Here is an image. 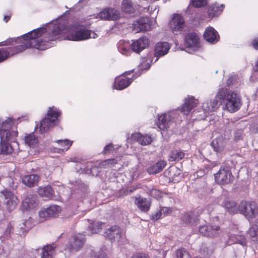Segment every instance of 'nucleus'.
Segmentation results:
<instances>
[{
    "instance_id": "obj_1",
    "label": "nucleus",
    "mask_w": 258,
    "mask_h": 258,
    "mask_svg": "<svg viewBox=\"0 0 258 258\" xmlns=\"http://www.w3.org/2000/svg\"><path fill=\"white\" fill-rule=\"evenodd\" d=\"M50 27V33L42 39H36L47 32L45 28L35 29L20 37L9 38L1 42L0 46H13L0 48V62L5 61L11 55L21 53L28 48H35L39 50L47 49L49 47L47 44L48 42L59 38V35L67 29L68 23L66 20H59L51 24Z\"/></svg>"
},
{
    "instance_id": "obj_2",
    "label": "nucleus",
    "mask_w": 258,
    "mask_h": 258,
    "mask_svg": "<svg viewBox=\"0 0 258 258\" xmlns=\"http://www.w3.org/2000/svg\"><path fill=\"white\" fill-rule=\"evenodd\" d=\"M217 101L223 104V108L231 113L238 110L241 105L240 98L235 92L225 88L220 89L216 95Z\"/></svg>"
},
{
    "instance_id": "obj_3",
    "label": "nucleus",
    "mask_w": 258,
    "mask_h": 258,
    "mask_svg": "<svg viewBox=\"0 0 258 258\" xmlns=\"http://www.w3.org/2000/svg\"><path fill=\"white\" fill-rule=\"evenodd\" d=\"M61 114V112L57 108L54 106L49 107L46 116L40 122L39 126L40 133H44L47 132L50 127L58 124L59 122L58 117Z\"/></svg>"
},
{
    "instance_id": "obj_4",
    "label": "nucleus",
    "mask_w": 258,
    "mask_h": 258,
    "mask_svg": "<svg viewBox=\"0 0 258 258\" xmlns=\"http://www.w3.org/2000/svg\"><path fill=\"white\" fill-rule=\"evenodd\" d=\"M14 123L13 120L11 118H8L2 122L0 127V138L2 142H14L16 140L18 132L12 130Z\"/></svg>"
},
{
    "instance_id": "obj_5",
    "label": "nucleus",
    "mask_w": 258,
    "mask_h": 258,
    "mask_svg": "<svg viewBox=\"0 0 258 258\" xmlns=\"http://www.w3.org/2000/svg\"><path fill=\"white\" fill-rule=\"evenodd\" d=\"M214 177L216 182L222 185L230 184L234 179L230 167L227 166L221 167Z\"/></svg>"
},
{
    "instance_id": "obj_6",
    "label": "nucleus",
    "mask_w": 258,
    "mask_h": 258,
    "mask_svg": "<svg viewBox=\"0 0 258 258\" xmlns=\"http://www.w3.org/2000/svg\"><path fill=\"white\" fill-rule=\"evenodd\" d=\"M238 210L240 213L248 218H254L258 214L257 206L253 201H242L238 206Z\"/></svg>"
},
{
    "instance_id": "obj_7",
    "label": "nucleus",
    "mask_w": 258,
    "mask_h": 258,
    "mask_svg": "<svg viewBox=\"0 0 258 258\" xmlns=\"http://www.w3.org/2000/svg\"><path fill=\"white\" fill-rule=\"evenodd\" d=\"M140 75V74L138 75L133 74L131 77H129L123 75L116 78L114 81V88L118 90H123L129 86L132 82Z\"/></svg>"
},
{
    "instance_id": "obj_8",
    "label": "nucleus",
    "mask_w": 258,
    "mask_h": 258,
    "mask_svg": "<svg viewBox=\"0 0 258 258\" xmlns=\"http://www.w3.org/2000/svg\"><path fill=\"white\" fill-rule=\"evenodd\" d=\"M86 241L85 235L82 233L75 234L71 236L69 242L71 250L78 251L83 247Z\"/></svg>"
},
{
    "instance_id": "obj_9",
    "label": "nucleus",
    "mask_w": 258,
    "mask_h": 258,
    "mask_svg": "<svg viewBox=\"0 0 258 258\" xmlns=\"http://www.w3.org/2000/svg\"><path fill=\"white\" fill-rule=\"evenodd\" d=\"M184 20L180 14H174L169 23V27L172 32L175 34L180 33L184 26Z\"/></svg>"
},
{
    "instance_id": "obj_10",
    "label": "nucleus",
    "mask_w": 258,
    "mask_h": 258,
    "mask_svg": "<svg viewBox=\"0 0 258 258\" xmlns=\"http://www.w3.org/2000/svg\"><path fill=\"white\" fill-rule=\"evenodd\" d=\"M91 30L81 29L68 35L66 37V39L75 41L85 40L91 38Z\"/></svg>"
},
{
    "instance_id": "obj_11",
    "label": "nucleus",
    "mask_w": 258,
    "mask_h": 258,
    "mask_svg": "<svg viewBox=\"0 0 258 258\" xmlns=\"http://www.w3.org/2000/svg\"><path fill=\"white\" fill-rule=\"evenodd\" d=\"M98 17L104 20H116L120 17L119 12L111 8H106L98 14Z\"/></svg>"
},
{
    "instance_id": "obj_12",
    "label": "nucleus",
    "mask_w": 258,
    "mask_h": 258,
    "mask_svg": "<svg viewBox=\"0 0 258 258\" xmlns=\"http://www.w3.org/2000/svg\"><path fill=\"white\" fill-rule=\"evenodd\" d=\"M2 192L7 200V209L9 211L14 209L19 202L17 196L7 189H4Z\"/></svg>"
},
{
    "instance_id": "obj_13",
    "label": "nucleus",
    "mask_w": 258,
    "mask_h": 258,
    "mask_svg": "<svg viewBox=\"0 0 258 258\" xmlns=\"http://www.w3.org/2000/svg\"><path fill=\"white\" fill-rule=\"evenodd\" d=\"M220 227L216 225H203L199 228V232L203 235L209 237L216 236L219 234Z\"/></svg>"
},
{
    "instance_id": "obj_14",
    "label": "nucleus",
    "mask_w": 258,
    "mask_h": 258,
    "mask_svg": "<svg viewBox=\"0 0 258 258\" xmlns=\"http://www.w3.org/2000/svg\"><path fill=\"white\" fill-rule=\"evenodd\" d=\"M149 44V39L146 37L143 36L134 41L131 46L133 51L139 53L148 47Z\"/></svg>"
},
{
    "instance_id": "obj_15",
    "label": "nucleus",
    "mask_w": 258,
    "mask_h": 258,
    "mask_svg": "<svg viewBox=\"0 0 258 258\" xmlns=\"http://www.w3.org/2000/svg\"><path fill=\"white\" fill-rule=\"evenodd\" d=\"M200 39L198 34L189 32L185 36L184 44L187 47L197 48L199 46Z\"/></svg>"
},
{
    "instance_id": "obj_16",
    "label": "nucleus",
    "mask_w": 258,
    "mask_h": 258,
    "mask_svg": "<svg viewBox=\"0 0 258 258\" xmlns=\"http://www.w3.org/2000/svg\"><path fill=\"white\" fill-rule=\"evenodd\" d=\"M135 204L140 210L144 213L148 212L151 206V201L141 196L135 197Z\"/></svg>"
},
{
    "instance_id": "obj_17",
    "label": "nucleus",
    "mask_w": 258,
    "mask_h": 258,
    "mask_svg": "<svg viewBox=\"0 0 258 258\" xmlns=\"http://www.w3.org/2000/svg\"><path fill=\"white\" fill-rule=\"evenodd\" d=\"M202 212V209L198 208L194 211L185 212L183 215L182 220L186 223H195Z\"/></svg>"
},
{
    "instance_id": "obj_18",
    "label": "nucleus",
    "mask_w": 258,
    "mask_h": 258,
    "mask_svg": "<svg viewBox=\"0 0 258 258\" xmlns=\"http://www.w3.org/2000/svg\"><path fill=\"white\" fill-rule=\"evenodd\" d=\"M61 211V208L60 206L53 205L40 211L39 215L40 217L43 218L49 217H55L60 213Z\"/></svg>"
},
{
    "instance_id": "obj_19",
    "label": "nucleus",
    "mask_w": 258,
    "mask_h": 258,
    "mask_svg": "<svg viewBox=\"0 0 258 258\" xmlns=\"http://www.w3.org/2000/svg\"><path fill=\"white\" fill-rule=\"evenodd\" d=\"M204 37L206 41L213 44L217 42L220 38L217 32L212 27H209L205 29Z\"/></svg>"
},
{
    "instance_id": "obj_20",
    "label": "nucleus",
    "mask_w": 258,
    "mask_h": 258,
    "mask_svg": "<svg viewBox=\"0 0 258 258\" xmlns=\"http://www.w3.org/2000/svg\"><path fill=\"white\" fill-rule=\"evenodd\" d=\"M197 100L194 97H188L186 98L184 103L181 106L180 110L183 115H187L192 109L196 106Z\"/></svg>"
},
{
    "instance_id": "obj_21",
    "label": "nucleus",
    "mask_w": 258,
    "mask_h": 258,
    "mask_svg": "<svg viewBox=\"0 0 258 258\" xmlns=\"http://www.w3.org/2000/svg\"><path fill=\"white\" fill-rule=\"evenodd\" d=\"M170 48V46L168 42H159L156 44L154 48V54L155 56H162L166 54Z\"/></svg>"
},
{
    "instance_id": "obj_22",
    "label": "nucleus",
    "mask_w": 258,
    "mask_h": 258,
    "mask_svg": "<svg viewBox=\"0 0 258 258\" xmlns=\"http://www.w3.org/2000/svg\"><path fill=\"white\" fill-rule=\"evenodd\" d=\"M38 194L45 200H49L53 198L54 192L50 185L45 186H39L37 189Z\"/></svg>"
},
{
    "instance_id": "obj_23",
    "label": "nucleus",
    "mask_w": 258,
    "mask_h": 258,
    "mask_svg": "<svg viewBox=\"0 0 258 258\" xmlns=\"http://www.w3.org/2000/svg\"><path fill=\"white\" fill-rule=\"evenodd\" d=\"M106 237L111 241L119 240L121 233L119 226L114 225L108 228L105 232Z\"/></svg>"
},
{
    "instance_id": "obj_24",
    "label": "nucleus",
    "mask_w": 258,
    "mask_h": 258,
    "mask_svg": "<svg viewBox=\"0 0 258 258\" xmlns=\"http://www.w3.org/2000/svg\"><path fill=\"white\" fill-rule=\"evenodd\" d=\"M40 179V177L37 174L25 175L22 178V182L26 186L32 187L37 185Z\"/></svg>"
},
{
    "instance_id": "obj_25",
    "label": "nucleus",
    "mask_w": 258,
    "mask_h": 258,
    "mask_svg": "<svg viewBox=\"0 0 258 258\" xmlns=\"http://www.w3.org/2000/svg\"><path fill=\"white\" fill-rule=\"evenodd\" d=\"M225 6L223 4L219 5L218 4H214L210 6L208 9V16L209 18L217 17L223 12Z\"/></svg>"
},
{
    "instance_id": "obj_26",
    "label": "nucleus",
    "mask_w": 258,
    "mask_h": 258,
    "mask_svg": "<svg viewBox=\"0 0 258 258\" xmlns=\"http://www.w3.org/2000/svg\"><path fill=\"white\" fill-rule=\"evenodd\" d=\"M166 165V162L164 160H160L154 165L148 167L147 169L149 174H155L160 172Z\"/></svg>"
},
{
    "instance_id": "obj_27",
    "label": "nucleus",
    "mask_w": 258,
    "mask_h": 258,
    "mask_svg": "<svg viewBox=\"0 0 258 258\" xmlns=\"http://www.w3.org/2000/svg\"><path fill=\"white\" fill-rule=\"evenodd\" d=\"M227 243L228 245H232L235 243H240L242 245H244L246 243V240L245 236L243 235L230 234L229 235Z\"/></svg>"
},
{
    "instance_id": "obj_28",
    "label": "nucleus",
    "mask_w": 258,
    "mask_h": 258,
    "mask_svg": "<svg viewBox=\"0 0 258 258\" xmlns=\"http://www.w3.org/2000/svg\"><path fill=\"white\" fill-rule=\"evenodd\" d=\"M170 116L164 113L159 115L157 122L158 127L161 130H164L169 127Z\"/></svg>"
},
{
    "instance_id": "obj_29",
    "label": "nucleus",
    "mask_w": 258,
    "mask_h": 258,
    "mask_svg": "<svg viewBox=\"0 0 258 258\" xmlns=\"http://www.w3.org/2000/svg\"><path fill=\"white\" fill-rule=\"evenodd\" d=\"M56 244H47L42 248L41 258H52L54 254Z\"/></svg>"
},
{
    "instance_id": "obj_30",
    "label": "nucleus",
    "mask_w": 258,
    "mask_h": 258,
    "mask_svg": "<svg viewBox=\"0 0 258 258\" xmlns=\"http://www.w3.org/2000/svg\"><path fill=\"white\" fill-rule=\"evenodd\" d=\"M148 19L146 18L142 17L139 19L136 23L135 24V28L138 29V31H147L150 28V25L147 22Z\"/></svg>"
},
{
    "instance_id": "obj_31",
    "label": "nucleus",
    "mask_w": 258,
    "mask_h": 258,
    "mask_svg": "<svg viewBox=\"0 0 258 258\" xmlns=\"http://www.w3.org/2000/svg\"><path fill=\"white\" fill-rule=\"evenodd\" d=\"M185 156V153L181 151L177 150H172L169 155L168 160L170 162L178 161L182 159Z\"/></svg>"
},
{
    "instance_id": "obj_32",
    "label": "nucleus",
    "mask_w": 258,
    "mask_h": 258,
    "mask_svg": "<svg viewBox=\"0 0 258 258\" xmlns=\"http://www.w3.org/2000/svg\"><path fill=\"white\" fill-rule=\"evenodd\" d=\"M8 142L9 141H1L0 154H10L13 152V149Z\"/></svg>"
},
{
    "instance_id": "obj_33",
    "label": "nucleus",
    "mask_w": 258,
    "mask_h": 258,
    "mask_svg": "<svg viewBox=\"0 0 258 258\" xmlns=\"http://www.w3.org/2000/svg\"><path fill=\"white\" fill-rule=\"evenodd\" d=\"M121 9L126 13L132 14L135 11L132 0H122Z\"/></svg>"
},
{
    "instance_id": "obj_34",
    "label": "nucleus",
    "mask_w": 258,
    "mask_h": 258,
    "mask_svg": "<svg viewBox=\"0 0 258 258\" xmlns=\"http://www.w3.org/2000/svg\"><path fill=\"white\" fill-rule=\"evenodd\" d=\"M26 144L30 147H34L38 144V140L33 133L27 135L25 137Z\"/></svg>"
},
{
    "instance_id": "obj_35",
    "label": "nucleus",
    "mask_w": 258,
    "mask_h": 258,
    "mask_svg": "<svg viewBox=\"0 0 258 258\" xmlns=\"http://www.w3.org/2000/svg\"><path fill=\"white\" fill-rule=\"evenodd\" d=\"M224 206L231 214H236L239 211L238 207L236 203L233 201L226 202Z\"/></svg>"
},
{
    "instance_id": "obj_36",
    "label": "nucleus",
    "mask_w": 258,
    "mask_h": 258,
    "mask_svg": "<svg viewBox=\"0 0 258 258\" xmlns=\"http://www.w3.org/2000/svg\"><path fill=\"white\" fill-rule=\"evenodd\" d=\"M118 163V161L115 158H110L101 161L98 164V167L101 168H111Z\"/></svg>"
},
{
    "instance_id": "obj_37",
    "label": "nucleus",
    "mask_w": 258,
    "mask_h": 258,
    "mask_svg": "<svg viewBox=\"0 0 258 258\" xmlns=\"http://www.w3.org/2000/svg\"><path fill=\"white\" fill-rule=\"evenodd\" d=\"M135 137L137 139V141L142 145H147L151 143L152 142V138L148 135H143L141 133H137Z\"/></svg>"
},
{
    "instance_id": "obj_38",
    "label": "nucleus",
    "mask_w": 258,
    "mask_h": 258,
    "mask_svg": "<svg viewBox=\"0 0 258 258\" xmlns=\"http://www.w3.org/2000/svg\"><path fill=\"white\" fill-rule=\"evenodd\" d=\"M248 233L251 240L258 243V226L256 224L252 225Z\"/></svg>"
},
{
    "instance_id": "obj_39",
    "label": "nucleus",
    "mask_w": 258,
    "mask_h": 258,
    "mask_svg": "<svg viewBox=\"0 0 258 258\" xmlns=\"http://www.w3.org/2000/svg\"><path fill=\"white\" fill-rule=\"evenodd\" d=\"M57 143L60 146V150L62 152L68 150L72 145L73 142L68 139L58 140L56 141Z\"/></svg>"
},
{
    "instance_id": "obj_40",
    "label": "nucleus",
    "mask_w": 258,
    "mask_h": 258,
    "mask_svg": "<svg viewBox=\"0 0 258 258\" xmlns=\"http://www.w3.org/2000/svg\"><path fill=\"white\" fill-rule=\"evenodd\" d=\"M105 223L101 222H95L90 226L92 233H97L104 227Z\"/></svg>"
},
{
    "instance_id": "obj_41",
    "label": "nucleus",
    "mask_w": 258,
    "mask_h": 258,
    "mask_svg": "<svg viewBox=\"0 0 258 258\" xmlns=\"http://www.w3.org/2000/svg\"><path fill=\"white\" fill-rule=\"evenodd\" d=\"M190 5L195 8H200L207 5V0H191Z\"/></svg>"
},
{
    "instance_id": "obj_42",
    "label": "nucleus",
    "mask_w": 258,
    "mask_h": 258,
    "mask_svg": "<svg viewBox=\"0 0 258 258\" xmlns=\"http://www.w3.org/2000/svg\"><path fill=\"white\" fill-rule=\"evenodd\" d=\"M35 200L36 197L35 196L32 195H29L24 200L23 204H26L27 206L30 208L31 206H33V204L35 203Z\"/></svg>"
},
{
    "instance_id": "obj_43",
    "label": "nucleus",
    "mask_w": 258,
    "mask_h": 258,
    "mask_svg": "<svg viewBox=\"0 0 258 258\" xmlns=\"http://www.w3.org/2000/svg\"><path fill=\"white\" fill-rule=\"evenodd\" d=\"M188 254V252L185 248L181 247L176 250L175 258H183L184 255Z\"/></svg>"
},
{
    "instance_id": "obj_44",
    "label": "nucleus",
    "mask_w": 258,
    "mask_h": 258,
    "mask_svg": "<svg viewBox=\"0 0 258 258\" xmlns=\"http://www.w3.org/2000/svg\"><path fill=\"white\" fill-rule=\"evenodd\" d=\"M243 131L241 129H238L234 132V140L235 141H238L242 139Z\"/></svg>"
},
{
    "instance_id": "obj_45",
    "label": "nucleus",
    "mask_w": 258,
    "mask_h": 258,
    "mask_svg": "<svg viewBox=\"0 0 258 258\" xmlns=\"http://www.w3.org/2000/svg\"><path fill=\"white\" fill-rule=\"evenodd\" d=\"M113 145L112 144H108L104 147L102 153L104 154H107L109 153L111 151H113Z\"/></svg>"
},
{
    "instance_id": "obj_46",
    "label": "nucleus",
    "mask_w": 258,
    "mask_h": 258,
    "mask_svg": "<svg viewBox=\"0 0 258 258\" xmlns=\"http://www.w3.org/2000/svg\"><path fill=\"white\" fill-rule=\"evenodd\" d=\"M131 258H150L149 255L143 252H137L134 254Z\"/></svg>"
},
{
    "instance_id": "obj_47",
    "label": "nucleus",
    "mask_w": 258,
    "mask_h": 258,
    "mask_svg": "<svg viewBox=\"0 0 258 258\" xmlns=\"http://www.w3.org/2000/svg\"><path fill=\"white\" fill-rule=\"evenodd\" d=\"M251 44L255 49H258V36L253 39Z\"/></svg>"
},
{
    "instance_id": "obj_48",
    "label": "nucleus",
    "mask_w": 258,
    "mask_h": 258,
    "mask_svg": "<svg viewBox=\"0 0 258 258\" xmlns=\"http://www.w3.org/2000/svg\"><path fill=\"white\" fill-rule=\"evenodd\" d=\"M235 81V78L234 77H229L226 82V84L228 86H230L231 85H233Z\"/></svg>"
},
{
    "instance_id": "obj_49",
    "label": "nucleus",
    "mask_w": 258,
    "mask_h": 258,
    "mask_svg": "<svg viewBox=\"0 0 258 258\" xmlns=\"http://www.w3.org/2000/svg\"><path fill=\"white\" fill-rule=\"evenodd\" d=\"M162 215V213L161 212H158L155 214L152 215V219L153 220H157L160 218Z\"/></svg>"
},
{
    "instance_id": "obj_50",
    "label": "nucleus",
    "mask_w": 258,
    "mask_h": 258,
    "mask_svg": "<svg viewBox=\"0 0 258 258\" xmlns=\"http://www.w3.org/2000/svg\"><path fill=\"white\" fill-rule=\"evenodd\" d=\"M95 258H107V257L103 251H100L99 252V254L95 256Z\"/></svg>"
},
{
    "instance_id": "obj_51",
    "label": "nucleus",
    "mask_w": 258,
    "mask_h": 258,
    "mask_svg": "<svg viewBox=\"0 0 258 258\" xmlns=\"http://www.w3.org/2000/svg\"><path fill=\"white\" fill-rule=\"evenodd\" d=\"M162 211H163V212L164 213H166V214H168L171 213L172 209L170 208H163Z\"/></svg>"
},
{
    "instance_id": "obj_52",
    "label": "nucleus",
    "mask_w": 258,
    "mask_h": 258,
    "mask_svg": "<svg viewBox=\"0 0 258 258\" xmlns=\"http://www.w3.org/2000/svg\"><path fill=\"white\" fill-rule=\"evenodd\" d=\"M11 14H10L9 15H6L4 17V21L7 23L11 19Z\"/></svg>"
},
{
    "instance_id": "obj_53",
    "label": "nucleus",
    "mask_w": 258,
    "mask_h": 258,
    "mask_svg": "<svg viewBox=\"0 0 258 258\" xmlns=\"http://www.w3.org/2000/svg\"><path fill=\"white\" fill-rule=\"evenodd\" d=\"M253 70L255 72H258V60L255 62V64L253 67Z\"/></svg>"
},
{
    "instance_id": "obj_54",
    "label": "nucleus",
    "mask_w": 258,
    "mask_h": 258,
    "mask_svg": "<svg viewBox=\"0 0 258 258\" xmlns=\"http://www.w3.org/2000/svg\"><path fill=\"white\" fill-rule=\"evenodd\" d=\"M207 104H208V103H203V104L202 105V108H203L204 110L209 112L210 109H206V107H207L206 106L207 105Z\"/></svg>"
},
{
    "instance_id": "obj_55",
    "label": "nucleus",
    "mask_w": 258,
    "mask_h": 258,
    "mask_svg": "<svg viewBox=\"0 0 258 258\" xmlns=\"http://www.w3.org/2000/svg\"><path fill=\"white\" fill-rule=\"evenodd\" d=\"M134 70H132V71H130V72H125V73H124V74H125L126 75H131V73L133 74V73H134Z\"/></svg>"
},
{
    "instance_id": "obj_56",
    "label": "nucleus",
    "mask_w": 258,
    "mask_h": 258,
    "mask_svg": "<svg viewBox=\"0 0 258 258\" xmlns=\"http://www.w3.org/2000/svg\"><path fill=\"white\" fill-rule=\"evenodd\" d=\"M120 49H123V50L125 51V52H127L128 51V49H126L124 47H123V48H121V47H120Z\"/></svg>"
},
{
    "instance_id": "obj_57",
    "label": "nucleus",
    "mask_w": 258,
    "mask_h": 258,
    "mask_svg": "<svg viewBox=\"0 0 258 258\" xmlns=\"http://www.w3.org/2000/svg\"><path fill=\"white\" fill-rule=\"evenodd\" d=\"M97 36V35L96 33H93V36L92 37L93 38H95Z\"/></svg>"
},
{
    "instance_id": "obj_58",
    "label": "nucleus",
    "mask_w": 258,
    "mask_h": 258,
    "mask_svg": "<svg viewBox=\"0 0 258 258\" xmlns=\"http://www.w3.org/2000/svg\"><path fill=\"white\" fill-rule=\"evenodd\" d=\"M157 192H158V191L157 189H153L152 191V193H154V192L156 193Z\"/></svg>"
},
{
    "instance_id": "obj_59",
    "label": "nucleus",
    "mask_w": 258,
    "mask_h": 258,
    "mask_svg": "<svg viewBox=\"0 0 258 258\" xmlns=\"http://www.w3.org/2000/svg\"><path fill=\"white\" fill-rule=\"evenodd\" d=\"M136 189V188H134L133 189H130L131 192H133V191L135 190Z\"/></svg>"
},
{
    "instance_id": "obj_60",
    "label": "nucleus",
    "mask_w": 258,
    "mask_h": 258,
    "mask_svg": "<svg viewBox=\"0 0 258 258\" xmlns=\"http://www.w3.org/2000/svg\"><path fill=\"white\" fill-rule=\"evenodd\" d=\"M256 130H257V131L258 132V123H256Z\"/></svg>"
},
{
    "instance_id": "obj_61",
    "label": "nucleus",
    "mask_w": 258,
    "mask_h": 258,
    "mask_svg": "<svg viewBox=\"0 0 258 258\" xmlns=\"http://www.w3.org/2000/svg\"><path fill=\"white\" fill-rule=\"evenodd\" d=\"M214 141H213L212 142V144H212V145H213V144H214Z\"/></svg>"
}]
</instances>
